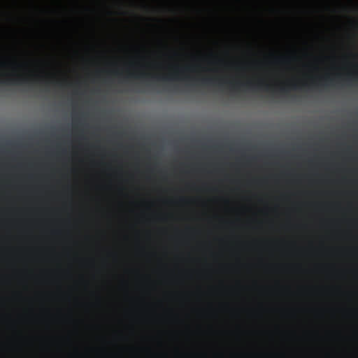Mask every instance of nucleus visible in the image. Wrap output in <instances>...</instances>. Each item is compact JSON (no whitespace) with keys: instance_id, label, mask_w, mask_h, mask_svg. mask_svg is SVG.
<instances>
[{"instance_id":"nucleus-1","label":"nucleus","mask_w":358,"mask_h":358,"mask_svg":"<svg viewBox=\"0 0 358 358\" xmlns=\"http://www.w3.org/2000/svg\"><path fill=\"white\" fill-rule=\"evenodd\" d=\"M321 0H306V2L310 5H317Z\"/></svg>"},{"instance_id":"nucleus-2","label":"nucleus","mask_w":358,"mask_h":358,"mask_svg":"<svg viewBox=\"0 0 358 358\" xmlns=\"http://www.w3.org/2000/svg\"><path fill=\"white\" fill-rule=\"evenodd\" d=\"M239 3H249L252 1V0H238Z\"/></svg>"},{"instance_id":"nucleus-3","label":"nucleus","mask_w":358,"mask_h":358,"mask_svg":"<svg viewBox=\"0 0 358 358\" xmlns=\"http://www.w3.org/2000/svg\"><path fill=\"white\" fill-rule=\"evenodd\" d=\"M331 2H332V5L334 6L336 3V0H331Z\"/></svg>"}]
</instances>
